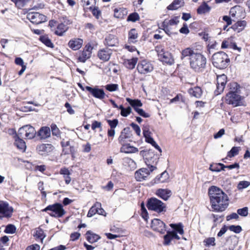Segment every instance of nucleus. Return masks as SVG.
I'll return each mask as SVG.
<instances>
[{
	"mask_svg": "<svg viewBox=\"0 0 250 250\" xmlns=\"http://www.w3.org/2000/svg\"><path fill=\"white\" fill-rule=\"evenodd\" d=\"M114 17L117 18H123L127 14V10L124 8H116L114 10Z\"/></svg>",
	"mask_w": 250,
	"mask_h": 250,
	"instance_id": "nucleus-36",
	"label": "nucleus"
},
{
	"mask_svg": "<svg viewBox=\"0 0 250 250\" xmlns=\"http://www.w3.org/2000/svg\"><path fill=\"white\" fill-rule=\"evenodd\" d=\"M137 69L139 73L146 74L151 72L153 69V66L149 62L142 60L138 63Z\"/></svg>",
	"mask_w": 250,
	"mask_h": 250,
	"instance_id": "nucleus-10",
	"label": "nucleus"
},
{
	"mask_svg": "<svg viewBox=\"0 0 250 250\" xmlns=\"http://www.w3.org/2000/svg\"><path fill=\"white\" fill-rule=\"evenodd\" d=\"M184 4V0H174L173 2L167 7L169 10H175L183 6Z\"/></svg>",
	"mask_w": 250,
	"mask_h": 250,
	"instance_id": "nucleus-30",
	"label": "nucleus"
},
{
	"mask_svg": "<svg viewBox=\"0 0 250 250\" xmlns=\"http://www.w3.org/2000/svg\"><path fill=\"white\" fill-rule=\"evenodd\" d=\"M241 100L242 97L238 93L229 92L226 96V102L234 106L241 105Z\"/></svg>",
	"mask_w": 250,
	"mask_h": 250,
	"instance_id": "nucleus-11",
	"label": "nucleus"
},
{
	"mask_svg": "<svg viewBox=\"0 0 250 250\" xmlns=\"http://www.w3.org/2000/svg\"><path fill=\"white\" fill-rule=\"evenodd\" d=\"M151 172L150 169L148 170L146 168H140L135 172V178L138 181L145 180Z\"/></svg>",
	"mask_w": 250,
	"mask_h": 250,
	"instance_id": "nucleus-19",
	"label": "nucleus"
},
{
	"mask_svg": "<svg viewBox=\"0 0 250 250\" xmlns=\"http://www.w3.org/2000/svg\"><path fill=\"white\" fill-rule=\"evenodd\" d=\"M169 179V174L167 171L162 172L160 176H157L154 180V183L155 184L163 183L168 182Z\"/></svg>",
	"mask_w": 250,
	"mask_h": 250,
	"instance_id": "nucleus-25",
	"label": "nucleus"
},
{
	"mask_svg": "<svg viewBox=\"0 0 250 250\" xmlns=\"http://www.w3.org/2000/svg\"><path fill=\"white\" fill-rule=\"evenodd\" d=\"M211 59L213 66L221 69L226 68L229 62L228 55L222 51L214 53Z\"/></svg>",
	"mask_w": 250,
	"mask_h": 250,
	"instance_id": "nucleus-3",
	"label": "nucleus"
},
{
	"mask_svg": "<svg viewBox=\"0 0 250 250\" xmlns=\"http://www.w3.org/2000/svg\"><path fill=\"white\" fill-rule=\"evenodd\" d=\"M42 211L47 212L50 216L55 218H61L65 213L62 205L60 203L49 205L43 209Z\"/></svg>",
	"mask_w": 250,
	"mask_h": 250,
	"instance_id": "nucleus-5",
	"label": "nucleus"
},
{
	"mask_svg": "<svg viewBox=\"0 0 250 250\" xmlns=\"http://www.w3.org/2000/svg\"><path fill=\"white\" fill-rule=\"evenodd\" d=\"M60 174L63 175L66 184L68 185L71 181L70 177L71 173L69 169L66 167H62L60 170Z\"/></svg>",
	"mask_w": 250,
	"mask_h": 250,
	"instance_id": "nucleus-27",
	"label": "nucleus"
},
{
	"mask_svg": "<svg viewBox=\"0 0 250 250\" xmlns=\"http://www.w3.org/2000/svg\"><path fill=\"white\" fill-rule=\"evenodd\" d=\"M4 231L7 233H14L16 232V227L13 225L9 224L6 226Z\"/></svg>",
	"mask_w": 250,
	"mask_h": 250,
	"instance_id": "nucleus-56",
	"label": "nucleus"
},
{
	"mask_svg": "<svg viewBox=\"0 0 250 250\" xmlns=\"http://www.w3.org/2000/svg\"><path fill=\"white\" fill-rule=\"evenodd\" d=\"M189 57L190 67L196 72H201L206 67V58L202 54L194 52L190 48H187L181 52V59Z\"/></svg>",
	"mask_w": 250,
	"mask_h": 250,
	"instance_id": "nucleus-2",
	"label": "nucleus"
},
{
	"mask_svg": "<svg viewBox=\"0 0 250 250\" xmlns=\"http://www.w3.org/2000/svg\"><path fill=\"white\" fill-rule=\"evenodd\" d=\"M51 131L52 132V135L54 136H56L57 137H60L61 132L59 128L57 127V125L53 124L51 125Z\"/></svg>",
	"mask_w": 250,
	"mask_h": 250,
	"instance_id": "nucleus-49",
	"label": "nucleus"
},
{
	"mask_svg": "<svg viewBox=\"0 0 250 250\" xmlns=\"http://www.w3.org/2000/svg\"><path fill=\"white\" fill-rule=\"evenodd\" d=\"M208 193L212 211L222 212L228 207L229 197L221 189L212 186L208 188Z\"/></svg>",
	"mask_w": 250,
	"mask_h": 250,
	"instance_id": "nucleus-1",
	"label": "nucleus"
},
{
	"mask_svg": "<svg viewBox=\"0 0 250 250\" xmlns=\"http://www.w3.org/2000/svg\"><path fill=\"white\" fill-rule=\"evenodd\" d=\"M126 101L133 107L135 110V108H138L142 106V103L140 100H132L129 98L126 99Z\"/></svg>",
	"mask_w": 250,
	"mask_h": 250,
	"instance_id": "nucleus-44",
	"label": "nucleus"
},
{
	"mask_svg": "<svg viewBox=\"0 0 250 250\" xmlns=\"http://www.w3.org/2000/svg\"><path fill=\"white\" fill-rule=\"evenodd\" d=\"M157 52L159 59L164 63L170 65L173 63L174 59L170 53L165 51L164 49L158 50Z\"/></svg>",
	"mask_w": 250,
	"mask_h": 250,
	"instance_id": "nucleus-12",
	"label": "nucleus"
},
{
	"mask_svg": "<svg viewBox=\"0 0 250 250\" xmlns=\"http://www.w3.org/2000/svg\"><path fill=\"white\" fill-rule=\"evenodd\" d=\"M34 236L36 237V238L40 239L42 242L45 237L44 232L42 229L37 230Z\"/></svg>",
	"mask_w": 250,
	"mask_h": 250,
	"instance_id": "nucleus-55",
	"label": "nucleus"
},
{
	"mask_svg": "<svg viewBox=\"0 0 250 250\" xmlns=\"http://www.w3.org/2000/svg\"><path fill=\"white\" fill-rule=\"evenodd\" d=\"M164 244L165 245H169L171 241L173 239L172 231H167V234L164 237Z\"/></svg>",
	"mask_w": 250,
	"mask_h": 250,
	"instance_id": "nucleus-46",
	"label": "nucleus"
},
{
	"mask_svg": "<svg viewBox=\"0 0 250 250\" xmlns=\"http://www.w3.org/2000/svg\"><path fill=\"white\" fill-rule=\"evenodd\" d=\"M112 53V49L105 47L99 50L97 56L101 61L107 62L109 60Z\"/></svg>",
	"mask_w": 250,
	"mask_h": 250,
	"instance_id": "nucleus-14",
	"label": "nucleus"
},
{
	"mask_svg": "<svg viewBox=\"0 0 250 250\" xmlns=\"http://www.w3.org/2000/svg\"><path fill=\"white\" fill-rule=\"evenodd\" d=\"M138 33L136 29L132 28L128 32V41L132 43H135L138 38Z\"/></svg>",
	"mask_w": 250,
	"mask_h": 250,
	"instance_id": "nucleus-37",
	"label": "nucleus"
},
{
	"mask_svg": "<svg viewBox=\"0 0 250 250\" xmlns=\"http://www.w3.org/2000/svg\"><path fill=\"white\" fill-rule=\"evenodd\" d=\"M101 207V204L99 202H97L93 205L89 210L87 216L88 217H91L96 213H97V208H99V207Z\"/></svg>",
	"mask_w": 250,
	"mask_h": 250,
	"instance_id": "nucleus-41",
	"label": "nucleus"
},
{
	"mask_svg": "<svg viewBox=\"0 0 250 250\" xmlns=\"http://www.w3.org/2000/svg\"><path fill=\"white\" fill-rule=\"evenodd\" d=\"M237 212L238 214L241 216H246L248 214V208L247 207H244L242 208L238 209Z\"/></svg>",
	"mask_w": 250,
	"mask_h": 250,
	"instance_id": "nucleus-60",
	"label": "nucleus"
},
{
	"mask_svg": "<svg viewBox=\"0 0 250 250\" xmlns=\"http://www.w3.org/2000/svg\"><path fill=\"white\" fill-rule=\"evenodd\" d=\"M27 19L32 23L38 24L46 21V17L38 12H30L27 14Z\"/></svg>",
	"mask_w": 250,
	"mask_h": 250,
	"instance_id": "nucleus-9",
	"label": "nucleus"
},
{
	"mask_svg": "<svg viewBox=\"0 0 250 250\" xmlns=\"http://www.w3.org/2000/svg\"><path fill=\"white\" fill-rule=\"evenodd\" d=\"M240 86L236 83H231L229 84V92H233L238 93L240 91Z\"/></svg>",
	"mask_w": 250,
	"mask_h": 250,
	"instance_id": "nucleus-47",
	"label": "nucleus"
},
{
	"mask_svg": "<svg viewBox=\"0 0 250 250\" xmlns=\"http://www.w3.org/2000/svg\"><path fill=\"white\" fill-rule=\"evenodd\" d=\"M135 111L137 112L139 115L144 118H148L150 116V115L148 113L145 112L143 109L135 108Z\"/></svg>",
	"mask_w": 250,
	"mask_h": 250,
	"instance_id": "nucleus-59",
	"label": "nucleus"
},
{
	"mask_svg": "<svg viewBox=\"0 0 250 250\" xmlns=\"http://www.w3.org/2000/svg\"><path fill=\"white\" fill-rule=\"evenodd\" d=\"M156 194L165 201H167L171 196V191L168 189L160 188L156 190Z\"/></svg>",
	"mask_w": 250,
	"mask_h": 250,
	"instance_id": "nucleus-24",
	"label": "nucleus"
},
{
	"mask_svg": "<svg viewBox=\"0 0 250 250\" xmlns=\"http://www.w3.org/2000/svg\"><path fill=\"white\" fill-rule=\"evenodd\" d=\"M141 214L142 217L145 219L147 220L148 216V213L146 209V208L145 204L144 202H142L141 204Z\"/></svg>",
	"mask_w": 250,
	"mask_h": 250,
	"instance_id": "nucleus-53",
	"label": "nucleus"
},
{
	"mask_svg": "<svg viewBox=\"0 0 250 250\" xmlns=\"http://www.w3.org/2000/svg\"><path fill=\"white\" fill-rule=\"evenodd\" d=\"M240 149L239 147H232L230 150L228 152L227 157L232 158L238 155Z\"/></svg>",
	"mask_w": 250,
	"mask_h": 250,
	"instance_id": "nucleus-48",
	"label": "nucleus"
},
{
	"mask_svg": "<svg viewBox=\"0 0 250 250\" xmlns=\"http://www.w3.org/2000/svg\"><path fill=\"white\" fill-rule=\"evenodd\" d=\"M85 89L96 98L102 100L105 97V94L102 89H99L96 87H91L89 86H85Z\"/></svg>",
	"mask_w": 250,
	"mask_h": 250,
	"instance_id": "nucleus-16",
	"label": "nucleus"
},
{
	"mask_svg": "<svg viewBox=\"0 0 250 250\" xmlns=\"http://www.w3.org/2000/svg\"><path fill=\"white\" fill-rule=\"evenodd\" d=\"M225 168V165L221 163L211 164L209 167L210 170L214 172H219L224 170Z\"/></svg>",
	"mask_w": 250,
	"mask_h": 250,
	"instance_id": "nucleus-39",
	"label": "nucleus"
},
{
	"mask_svg": "<svg viewBox=\"0 0 250 250\" xmlns=\"http://www.w3.org/2000/svg\"><path fill=\"white\" fill-rule=\"evenodd\" d=\"M210 10V7L206 3H204L197 9V11L199 14H203L208 13Z\"/></svg>",
	"mask_w": 250,
	"mask_h": 250,
	"instance_id": "nucleus-42",
	"label": "nucleus"
},
{
	"mask_svg": "<svg viewBox=\"0 0 250 250\" xmlns=\"http://www.w3.org/2000/svg\"><path fill=\"white\" fill-rule=\"evenodd\" d=\"M229 230L236 233H239L242 231V228L240 226L231 225L229 227Z\"/></svg>",
	"mask_w": 250,
	"mask_h": 250,
	"instance_id": "nucleus-57",
	"label": "nucleus"
},
{
	"mask_svg": "<svg viewBox=\"0 0 250 250\" xmlns=\"http://www.w3.org/2000/svg\"><path fill=\"white\" fill-rule=\"evenodd\" d=\"M54 148V146L51 144H42L37 147V150L39 154L41 155H48L53 151Z\"/></svg>",
	"mask_w": 250,
	"mask_h": 250,
	"instance_id": "nucleus-18",
	"label": "nucleus"
},
{
	"mask_svg": "<svg viewBox=\"0 0 250 250\" xmlns=\"http://www.w3.org/2000/svg\"><path fill=\"white\" fill-rule=\"evenodd\" d=\"M93 47L90 45H86L83 50L79 53L78 60L82 62H85L87 60L89 59L91 56Z\"/></svg>",
	"mask_w": 250,
	"mask_h": 250,
	"instance_id": "nucleus-13",
	"label": "nucleus"
},
{
	"mask_svg": "<svg viewBox=\"0 0 250 250\" xmlns=\"http://www.w3.org/2000/svg\"><path fill=\"white\" fill-rule=\"evenodd\" d=\"M170 226L171 228L174 229L177 233L178 232L180 234H183L184 232L183 226L181 223L178 224H170Z\"/></svg>",
	"mask_w": 250,
	"mask_h": 250,
	"instance_id": "nucleus-45",
	"label": "nucleus"
},
{
	"mask_svg": "<svg viewBox=\"0 0 250 250\" xmlns=\"http://www.w3.org/2000/svg\"><path fill=\"white\" fill-rule=\"evenodd\" d=\"M37 136L41 140H44L50 137L51 131L48 126H42L36 132Z\"/></svg>",
	"mask_w": 250,
	"mask_h": 250,
	"instance_id": "nucleus-20",
	"label": "nucleus"
},
{
	"mask_svg": "<svg viewBox=\"0 0 250 250\" xmlns=\"http://www.w3.org/2000/svg\"><path fill=\"white\" fill-rule=\"evenodd\" d=\"M17 148H18L21 152H25L26 148L25 142L22 138H18V137H17Z\"/></svg>",
	"mask_w": 250,
	"mask_h": 250,
	"instance_id": "nucleus-40",
	"label": "nucleus"
},
{
	"mask_svg": "<svg viewBox=\"0 0 250 250\" xmlns=\"http://www.w3.org/2000/svg\"><path fill=\"white\" fill-rule=\"evenodd\" d=\"M250 185V182L246 181H242L238 183L237 185V188L239 190H242L244 188H248Z\"/></svg>",
	"mask_w": 250,
	"mask_h": 250,
	"instance_id": "nucleus-50",
	"label": "nucleus"
},
{
	"mask_svg": "<svg viewBox=\"0 0 250 250\" xmlns=\"http://www.w3.org/2000/svg\"><path fill=\"white\" fill-rule=\"evenodd\" d=\"M107 122L110 126V128L112 129H114L118 124V120L117 119H115L112 120H108Z\"/></svg>",
	"mask_w": 250,
	"mask_h": 250,
	"instance_id": "nucleus-61",
	"label": "nucleus"
},
{
	"mask_svg": "<svg viewBox=\"0 0 250 250\" xmlns=\"http://www.w3.org/2000/svg\"><path fill=\"white\" fill-rule=\"evenodd\" d=\"M139 20V16L137 13L130 14L127 17V21L135 22Z\"/></svg>",
	"mask_w": 250,
	"mask_h": 250,
	"instance_id": "nucleus-51",
	"label": "nucleus"
},
{
	"mask_svg": "<svg viewBox=\"0 0 250 250\" xmlns=\"http://www.w3.org/2000/svg\"><path fill=\"white\" fill-rule=\"evenodd\" d=\"M122 146L120 148V152L125 153H133L138 151L137 147L130 146L129 144L124 145L122 144Z\"/></svg>",
	"mask_w": 250,
	"mask_h": 250,
	"instance_id": "nucleus-26",
	"label": "nucleus"
},
{
	"mask_svg": "<svg viewBox=\"0 0 250 250\" xmlns=\"http://www.w3.org/2000/svg\"><path fill=\"white\" fill-rule=\"evenodd\" d=\"M137 62V58H133L131 59L125 60L124 62V64L126 68L132 69L135 67Z\"/></svg>",
	"mask_w": 250,
	"mask_h": 250,
	"instance_id": "nucleus-34",
	"label": "nucleus"
},
{
	"mask_svg": "<svg viewBox=\"0 0 250 250\" xmlns=\"http://www.w3.org/2000/svg\"><path fill=\"white\" fill-rule=\"evenodd\" d=\"M40 40L46 46L49 47L53 48V43L47 35H43L40 37Z\"/></svg>",
	"mask_w": 250,
	"mask_h": 250,
	"instance_id": "nucleus-43",
	"label": "nucleus"
},
{
	"mask_svg": "<svg viewBox=\"0 0 250 250\" xmlns=\"http://www.w3.org/2000/svg\"><path fill=\"white\" fill-rule=\"evenodd\" d=\"M12 209L8 206V204L4 202H0V214L3 217H9L11 214Z\"/></svg>",
	"mask_w": 250,
	"mask_h": 250,
	"instance_id": "nucleus-21",
	"label": "nucleus"
},
{
	"mask_svg": "<svg viewBox=\"0 0 250 250\" xmlns=\"http://www.w3.org/2000/svg\"><path fill=\"white\" fill-rule=\"evenodd\" d=\"M118 87L119 86L117 84H108L105 86V89L110 92L117 91Z\"/></svg>",
	"mask_w": 250,
	"mask_h": 250,
	"instance_id": "nucleus-52",
	"label": "nucleus"
},
{
	"mask_svg": "<svg viewBox=\"0 0 250 250\" xmlns=\"http://www.w3.org/2000/svg\"><path fill=\"white\" fill-rule=\"evenodd\" d=\"M217 88L215 91L216 95L220 94L224 90L227 83V76L221 75L217 77Z\"/></svg>",
	"mask_w": 250,
	"mask_h": 250,
	"instance_id": "nucleus-17",
	"label": "nucleus"
},
{
	"mask_svg": "<svg viewBox=\"0 0 250 250\" xmlns=\"http://www.w3.org/2000/svg\"><path fill=\"white\" fill-rule=\"evenodd\" d=\"M242 8L238 5L232 7L229 11V15L232 18H238L240 17Z\"/></svg>",
	"mask_w": 250,
	"mask_h": 250,
	"instance_id": "nucleus-31",
	"label": "nucleus"
},
{
	"mask_svg": "<svg viewBox=\"0 0 250 250\" xmlns=\"http://www.w3.org/2000/svg\"><path fill=\"white\" fill-rule=\"evenodd\" d=\"M147 143L150 144L152 146H153L156 149L158 150L160 152H162V150L160 146L157 145L156 142L154 140V139L152 138H149L146 141Z\"/></svg>",
	"mask_w": 250,
	"mask_h": 250,
	"instance_id": "nucleus-54",
	"label": "nucleus"
},
{
	"mask_svg": "<svg viewBox=\"0 0 250 250\" xmlns=\"http://www.w3.org/2000/svg\"><path fill=\"white\" fill-rule=\"evenodd\" d=\"M188 93L190 95L197 98H199L202 96V90L200 87L195 86L189 89Z\"/></svg>",
	"mask_w": 250,
	"mask_h": 250,
	"instance_id": "nucleus-32",
	"label": "nucleus"
},
{
	"mask_svg": "<svg viewBox=\"0 0 250 250\" xmlns=\"http://www.w3.org/2000/svg\"><path fill=\"white\" fill-rule=\"evenodd\" d=\"M68 27L63 23H60L57 26L55 33L60 36H62L67 30Z\"/></svg>",
	"mask_w": 250,
	"mask_h": 250,
	"instance_id": "nucleus-35",
	"label": "nucleus"
},
{
	"mask_svg": "<svg viewBox=\"0 0 250 250\" xmlns=\"http://www.w3.org/2000/svg\"><path fill=\"white\" fill-rule=\"evenodd\" d=\"M151 227L154 230L162 234L166 231V225L159 219L155 218L152 220Z\"/></svg>",
	"mask_w": 250,
	"mask_h": 250,
	"instance_id": "nucleus-15",
	"label": "nucleus"
},
{
	"mask_svg": "<svg viewBox=\"0 0 250 250\" xmlns=\"http://www.w3.org/2000/svg\"><path fill=\"white\" fill-rule=\"evenodd\" d=\"M17 65L21 67V69L18 72L19 75L21 76L26 69L27 63H25L21 58L17 57Z\"/></svg>",
	"mask_w": 250,
	"mask_h": 250,
	"instance_id": "nucleus-38",
	"label": "nucleus"
},
{
	"mask_svg": "<svg viewBox=\"0 0 250 250\" xmlns=\"http://www.w3.org/2000/svg\"><path fill=\"white\" fill-rule=\"evenodd\" d=\"M30 0H17V7L21 8L26 5Z\"/></svg>",
	"mask_w": 250,
	"mask_h": 250,
	"instance_id": "nucleus-63",
	"label": "nucleus"
},
{
	"mask_svg": "<svg viewBox=\"0 0 250 250\" xmlns=\"http://www.w3.org/2000/svg\"><path fill=\"white\" fill-rule=\"evenodd\" d=\"M86 239L90 243H93L100 239V237L95 233H92L91 231L89 230L86 233Z\"/></svg>",
	"mask_w": 250,
	"mask_h": 250,
	"instance_id": "nucleus-33",
	"label": "nucleus"
},
{
	"mask_svg": "<svg viewBox=\"0 0 250 250\" xmlns=\"http://www.w3.org/2000/svg\"><path fill=\"white\" fill-rule=\"evenodd\" d=\"M131 134L129 127H125L121 132V134L118 138L119 143L121 144H124L126 142V140L130 138Z\"/></svg>",
	"mask_w": 250,
	"mask_h": 250,
	"instance_id": "nucleus-22",
	"label": "nucleus"
},
{
	"mask_svg": "<svg viewBox=\"0 0 250 250\" xmlns=\"http://www.w3.org/2000/svg\"><path fill=\"white\" fill-rule=\"evenodd\" d=\"M146 207L149 210H152L158 213H163L167 210L166 204L155 197H152L147 200Z\"/></svg>",
	"mask_w": 250,
	"mask_h": 250,
	"instance_id": "nucleus-4",
	"label": "nucleus"
},
{
	"mask_svg": "<svg viewBox=\"0 0 250 250\" xmlns=\"http://www.w3.org/2000/svg\"><path fill=\"white\" fill-rule=\"evenodd\" d=\"M179 17L176 16L170 20H165L162 23V27L165 33L170 36L173 33L171 31V26L176 25L179 22Z\"/></svg>",
	"mask_w": 250,
	"mask_h": 250,
	"instance_id": "nucleus-8",
	"label": "nucleus"
},
{
	"mask_svg": "<svg viewBox=\"0 0 250 250\" xmlns=\"http://www.w3.org/2000/svg\"><path fill=\"white\" fill-rule=\"evenodd\" d=\"M118 43L117 38L112 35L107 36L104 40V43L108 46H114Z\"/></svg>",
	"mask_w": 250,
	"mask_h": 250,
	"instance_id": "nucleus-29",
	"label": "nucleus"
},
{
	"mask_svg": "<svg viewBox=\"0 0 250 250\" xmlns=\"http://www.w3.org/2000/svg\"><path fill=\"white\" fill-rule=\"evenodd\" d=\"M143 135L144 137L145 138L146 141L148 139V138L151 137L150 136V132L149 130V127L147 126H144L143 128Z\"/></svg>",
	"mask_w": 250,
	"mask_h": 250,
	"instance_id": "nucleus-58",
	"label": "nucleus"
},
{
	"mask_svg": "<svg viewBox=\"0 0 250 250\" xmlns=\"http://www.w3.org/2000/svg\"><path fill=\"white\" fill-rule=\"evenodd\" d=\"M246 24L247 22L245 21H238L231 26V28L235 32L239 33L245 28Z\"/></svg>",
	"mask_w": 250,
	"mask_h": 250,
	"instance_id": "nucleus-28",
	"label": "nucleus"
},
{
	"mask_svg": "<svg viewBox=\"0 0 250 250\" xmlns=\"http://www.w3.org/2000/svg\"><path fill=\"white\" fill-rule=\"evenodd\" d=\"M158 156L151 151H149L146 154L145 162L150 171H153L156 168L155 166L158 162Z\"/></svg>",
	"mask_w": 250,
	"mask_h": 250,
	"instance_id": "nucleus-7",
	"label": "nucleus"
},
{
	"mask_svg": "<svg viewBox=\"0 0 250 250\" xmlns=\"http://www.w3.org/2000/svg\"><path fill=\"white\" fill-rule=\"evenodd\" d=\"M83 44V40L81 39L76 38L69 41L68 46L73 50H79Z\"/></svg>",
	"mask_w": 250,
	"mask_h": 250,
	"instance_id": "nucleus-23",
	"label": "nucleus"
},
{
	"mask_svg": "<svg viewBox=\"0 0 250 250\" xmlns=\"http://www.w3.org/2000/svg\"><path fill=\"white\" fill-rule=\"evenodd\" d=\"M36 135L35 129L32 126L25 125L19 129L17 137L25 139H33Z\"/></svg>",
	"mask_w": 250,
	"mask_h": 250,
	"instance_id": "nucleus-6",
	"label": "nucleus"
},
{
	"mask_svg": "<svg viewBox=\"0 0 250 250\" xmlns=\"http://www.w3.org/2000/svg\"><path fill=\"white\" fill-rule=\"evenodd\" d=\"M130 126L132 127L133 130L135 131L137 135L140 136L141 134V129L140 127L134 123L130 124Z\"/></svg>",
	"mask_w": 250,
	"mask_h": 250,
	"instance_id": "nucleus-64",
	"label": "nucleus"
},
{
	"mask_svg": "<svg viewBox=\"0 0 250 250\" xmlns=\"http://www.w3.org/2000/svg\"><path fill=\"white\" fill-rule=\"evenodd\" d=\"M131 112V108L128 106L125 108L122 111H121V115L123 117H127Z\"/></svg>",
	"mask_w": 250,
	"mask_h": 250,
	"instance_id": "nucleus-62",
	"label": "nucleus"
}]
</instances>
